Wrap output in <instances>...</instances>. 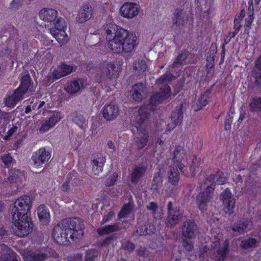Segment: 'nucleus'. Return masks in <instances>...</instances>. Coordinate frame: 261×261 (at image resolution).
<instances>
[{"label":"nucleus","instance_id":"obj_1","mask_svg":"<svg viewBox=\"0 0 261 261\" xmlns=\"http://www.w3.org/2000/svg\"><path fill=\"white\" fill-rule=\"evenodd\" d=\"M175 77L170 73H166L158 79L156 84L160 91L151 96L148 103L142 106L139 109L135 126L138 132L134 139L138 149H142L146 146L149 137L148 131L143 127V123L154 115L156 105L171 96V89L168 84Z\"/></svg>","mask_w":261,"mask_h":261},{"label":"nucleus","instance_id":"obj_2","mask_svg":"<svg viewBox=\"0 0 261 261\" xmlns=\"http://www.w3.org/2000/svg\"><path fill=\"white\" fill-rule=\"evenodd\" d=\"M108 48L113 53H130L137 46L135 33L110 22L103 25Z\"/></svg>","mask_w":261,"mask_h":261},{"label":"nucleus","instance_id":"obj_3","mask_svg":"<svg viewBox=\"0 0 261 261\" xmlns=\"http://www.w3.org/2000/svg\"><path fill=\"white\" fill-rule=\"evenodd\" d=\"M31 208V201L29 196L23 195L14 203V207L12 212L13 229L14 233L19 237L28 235L33 228V224L28 216Z\"/></svg>","mask_w":261,"mask_h":261},{"label":"nucleus","instance_id":"obj_4","mask_svg":"<svg viewBox=\"0 0 261 261\" xmlns=\"http://www.w3.org/2000/svg\"><path fill=\"white\" fill-rule=\"evenodd\" d=\"M84 224L79 219L74 218L63 220L55 226L52 231V237L59 244L66 245L69 239H79L83 235Z\"/></svg>","mask_w":261,"mask_h":261},{"label":"nucleus","instance_id":"obj_5","mask_svg":"<svg viewBox=\"0 0 261 261\" xmlns=\"http://www.w3.org/2000/svg\"><path fill=\"white\" fill-rule=\"evenodd\" d=\"M227 181V178L224 174L222 172H218L215 174L211 175L204 183L200 185L201 189H204V190L197 196L196 203L201 212L207 210L216 184L223 185Z\"/></svg>","mask_w":261,"mask_h":261},{"label":"nucleus","instance_id":"obj_6","mask_svg":"<svg viewBox=\"0 0 261 261\" xmlns=\"http://www.w3.org/2000/svg\"><path fill=\"white\" fill-rule=\"evenodd\" d=\"M220 236L215 238L213 241L212 248H207L205 246L199 257L201 261H205L208 256L211 258L217 260H223L228 251V242L227 239H220Z\"/></svg>","mask_w":261,"mask_h":261},{"label":"nucleus","instance_id":"obj_7","mask_svg":"<svg viewBox=\"0 0 261 261\" xmlns=\"http://www.w3.org/2000/svg\"><path fill=\"white\" fill-rule=\"evenodd\" d=\"M121 69L120 65L114 62H103L96 70V80L101 84H106L111 79L117 77Z\"/></svg>","mask_w":261,"mask_h":261},{"label":"nucleus","instance_id":"obj_8","mask_svg":"<svg viewBox=\"0 0 261 261\" xmlns=\"http://www.w3.org/2000/svg\"><path fill=\"white\" fill-rule=\"evenodd\" d=\"M32 86L30 76L26 74L21 78V84L11 95L8 96L5 100L7 107L13 108L20 100L24 98V95L28 92H32Z\"/></svg>","mask_w":261,"mask_h":261},{"label":"nucleus","instance_id":"obj_9","mask_svg":"<svg viewBox=\"0 0 261 261\" xmlns=\"http://www.w3.org/2000/svg\"><path fill=\"white\" fill-rule=\"evenodd\" d=\"M183 237L182 245L187 251H190L193 248L192 239L198 233L197 225L191 220L185 222L182 227Z\"/></svg>","mask_w":261,"mask_h":261},{"label":"nucleus","instance_id":"obj_10","mask_svg":"<svg viewBox=\"0 0 261 261\" xmlns=\"http://www.w3.org/2000/svg\"><path fill=\"white\" fill-rule=\"evenodd\" d=\"M248 4L250 5L248 9V12L245 13L244 11H242L240 15H236L234 20V31L232 32V37L235 36L238 33L241 27L240 19L242 18H245V23L244 27L245 28V33L246 34L249 33L250 26L253 21V1L250 0L248 2Z\"/></svg>","mask_w":261,"mask_h":261},{"label":"nucleus","instance_id":"obj_11","mask_svg":"<svg viewBox=\"0 0 261 261\" xmlns=\"http://www.w3.org/2000/svg\"><path fill=\"white\" fill-rule=\"evenodd\" d=\"M66 29V21L63 18H59L55 22V27L49 30V33L59 43L63 45L69 40L68 36L65 32Z\"/></svg>","mask_w":261,"mask_h":261},{"label":"nucleus","instance_id":"obj_12","mask_svg":"<svg viewBox=\"0 0 261 261\" xmlns=\"http://www.w3.org/2000/svg\"><path fill=\"white\" fill-rule=\"evenodd\" d=\"M63 118L60 112H54L48 118L39 120L38 130L41 134H44L53 129Z\"/></svg>","mask_w":261,"mask_h":261},{"label":"nucleus","instance_id":"obj_13","mask_svg":"<svg viewBox=\"0 0 261 261\" xmlns=\"http://www.w3.org/2000/svg\"><path fill=\"white\" fill-rule=\"evenodd\" d=\"M140 5L134 2H126L120 7L119 13L121 16L127 19L136 17L140 12Z\"/></svg>","mask_w":261,"mask_h":261},{"label":"nucleus","instance_id":"obj_14","mask_svg":"<svg viewBox=\"0 0 261 261\" xmlns=\"http://www.w3.org/2000/svg\"><path fill=\"white\" fill-rule=\"evenodd\" d=\"M220 199L222 202L225 212L229 214L233 213L236 201L229 189L227 188L222 192Z\"/></svg>","mask_w":261,"mask_h":261},{"label":"nucleus","instance_id":"obj_15","mask_svg":"<svg viewBox=\"0 0 261 261\" xmlns=\"http://www.w3.org/2000/svg\"><path fill=\"white\" fill-rule=\"evenodd\" d=\"M51 157V153L44 148H40L35 152L32 156L33 165L35 168L42 167L43 164L48 162Z\"/></svg>","mask_w":261,"mask_h":261},{"label":"nucleus","instance_id":"obj_16","mask_svg":"<svg viewBox=\"0 0 261 261\" xmlns=\"http://www.w3.org/2000/svg\"><path fill=\"white\" fill-rule=\"evenodd\" d=\"M73 69L72 66L65 64H62L55 69L51 75L49 74L47 75L46 83L47 84L52 83L54 79H58L66 76L72 72Z\"/></svg>","mask_w":261,"mask_h":261},{"label":"nucleus","instance_id":"obj_17","mask_svg":"<svg viewBox=\"0 0 261 261\" xmlns=\"http://www.w3.org/2000/svg\"><path fill=\"white\" fill-rule=\"evenodd\" d=\"M168 216L166 223L168 227H171L177 224L180 219L182 213L177 208H173L171 202H169L167 204Z\"/></svg>","mask_w":261,"mask_h":261},{"label":"nucleus","instance_id":"obj_18","mask_svg":"<svg viewBox=\"0 0 261 261\" xmlns=\"http://www.w3.org/2000/svg\"><path fill=\"white\" fill-rule=\"evenodd\" d=\"M186 156V153L184 148L182 146H178L175 149L174 151V166L184 174L187 175V173L185 172V166L181 163V161Z\"/></svg>","mask_w":261,"mask_h":261},{"label":"nucleus","instance_id":"obj_19","mask_svg":"<svg viewBox=\"0 0 261 261\" xmlns=\"http://www.w3.org/2000/svg\"><path fill=\"white\" fill-rule=\"evenodd\" d=\"M93 15V9L88 4L84 5L79 10L76 16L75 21L83 23L91 18Z\"/></svg>","mask_w":261,"mask_h":261},{"label":"nucleus","instance_id":"obj_20","mask_svg":"<svg viewBox=\"0 0 261 261\" xmlns=\"http://www.w3.org/2000/svg\"><path fill=\"white\" fill-rule=\"evenodd\" d=\"M147 94L146 86L142 84H137L134 85L130 91L132 98L135 101H141L146 97Z\"/></svg>","mask_w":261,"mask_h":261},{"label":"nucleus","instance_id":"obj_21","mask_svg":"<svg viewBox=\"0 0 261 261\" xmlns=\"http://www.w3.org/2000/svg\"><path fill=\"white\" fill-rule=\"evenodd\" d=\"M103 118L108 121H112L119 114V110L117 106L115 105H107L103 107L102 111Z\"/></svg>","mask_w":261,"mask_h":261},{"label":"nucleus","instance_id":"obj_22","mask_svg":"<svg viewBox=\"0 0 261 261\" xmlns=\"http://www.w3.org/2000/svg\"><path fill=\"white\" fill-rule=\"evenodd\" d=\"M186 162L189 165V172L185 169V172L187 173V176H193L195 175L197 170L201 164V159L195 156H189L186 158Z\"/></svg>","mask_w":261,"mask_h":261},{"label":"nucleus","instance_id":"obj_23","mask_svg":"<svg viewBox=\"0 0 261 261\" xmlns=\"http://www.w3.org/2000/svg\"><path fill=\"white\" fill-rule=\"evenodd\" d=\"M0 261H17L16 253L6 245L0 244Z\"/></svg>","mask_w":261,"mask_h":261},{"label":"nucleus","instance_id":"obj_24","mask_svg":"<svg viewBox=\"0 0 261 261\" xmlns=\"http://www.w3.org/2000/svg\"><path fill=\"white\" fill-rule=\"evenodd\" d=\"M39 16L44 21L52 22L57 18L58 12L54 9L44 8L40 11Z\"/></svg>","mask_w":261,"mask_h":261},{"label":"nucleus","instance_id":"obj_25","mask_svg":"<svg viewBox=\"0 0 261 261\" xmlns=\"http://www.w3.org/2000/svg\"><path fill=\"white\" fill-rule=\"evenodd\" d=\"M106 162V158L97 155L92 161V173L94 175H99L103 170V167Z\"/></svg>","mask_w":261,"mask_h":261},{"label":"nucleus","instance_id":"obj_26","mask_svg":"<svg viewBox=\"0 0 261 261\" xmlns=\"http://www.w3.org/2000/svg\"><path fill=\"white\" fill-rule=\"evenodd\" d=\"M191 21V17H189L182 10H176L175 13L174 22L177 26L180 28L181 27L186 25L189 22H190Z\"/></svg>","mask_w":261,"mask_h":261},{"label":"nucleus","instance_id":"obj_27","mask_svg":"<svg viewBox=\"0 0 261 261\" xmlns=\"http://www.w3.org/2000/svg\"><path fill=\"white\" fill-rule=\"evenodd\" d=\"M37 215L41 224L47 225L50 222V213L49 210L44 205H41L37 208Z\"/></svg>","mask_w":261,"mask_h":261},{"label":"nucleus","instance_id":"obj_28","mask_svg":"<svg viewBox=\"0 0 261 261\" xmlns=\"http://www.w3.org/2000/svg\"><path fill=\"white\" fill-rule=\"evenodd\" d=\"M22 255L24 261H43L46 257L44 253H35L29 250H24Z\"/></svg>","mask_w":261,"mask_h":261},{"label":"nucleus","instance_id":"obj_29","mask_svg":"<svg viewBox=\"0 0 261 261\" xmlns=\"http://www.w3.org/2000/svg\"><path fill=\"white\" fill-rule=\"evenodd\" d=\"M181 109V106H179L177 110L172 113L171 116L172 124L168 125V127L166 128V131L172 130L175 126L181 122L182 118Z\"/></svg>","mask_w":261,"mask_h":261},{"label":"nucleus","instance_id":"obj_30","mask_svg":"<svg viewBox=\"0 0 261 261\" xmlns=\"http://www.w3.org/2000/svg\"><path fill=\"white\" fill-rule=\"evenodd\" d=\"M147 210L150 212L154 219L160 220L163 217L162 208L159 207L157 203L151 202L146 206Z\"/></svg>","mask_w":261,"mask_h":261},{"label":"nucleus","instance_id":"obj_31","mask_svg":"<svg viewBox=\"0 0 261 261\" xmlns=\"http://www.w3.org/2000/svg\"><path fill=\"white\" fill-rule=\"evenodd\" d=\"M83 86V81L77 80L68 82L65 87V89L67 92L71 94L79 92Z\"/></svg>","mask_w":261,"mask_h":261},{"label":"nucleus","instance_id":"obj_32","mask_svg":"<svg viewBox=\"0 0 261 261\" xmlns=\"http://www.w3.org/2000/svg\"><path fill=\"white\" fill-rule=\"evenodd\" d=\"M168 181L172 185L176 186L178 182L179 177L177 170L174 167L170 166L168 172Z\"/></svg>","mask_w":261,"mask_h":261},{"label":"nucleus","instance_id":"obj_33","mask_svg":"<svg viewBox=\"0 0 261 261\" xmlns=\"http://www.w3.org/2000/svg\"><path fill=\"white\" fill-rule=\"evenodd\" d=\"M252 222L250 221L246 220L245 221H240L239 223H236L233 227L232 230L234 232L241 233L245 231V230L249 227L251 226Z\"/></svg>","mask_w":261,"mask_h":261},{"label":"nucleus","instance_id":"obj_34","mask_svg":"<svg viewBox=\"0 0 261 261\" xmlns=\"http://www.w3.org/2000/svg\"><path fill=\"white\" fill-rule=\"evenodd\" d=\"M133 67L135 73L140 75L145 71L147 66L144 61L138 59L134 62Z\"/></svg>","mask_w":261,"mask_h":261},{"label":"nucleus","instance_id":"obj_35","mask_svg":"<svg viewBox=\"0 0 261 261\" xmlns=\"http://www.w3.org/2000/svg\"><path fill=\"white\" fill-rule=\"evenodd\" d=\"M145 170V168L143 167H136L131 174V181L133 183L137 182L139 179L143 176Z\"/></svg>","mask_w":261,"mask_h":261},{"label":"nucleus","instance_id":"obj_36","mask_svg":"<svg viewBox=\"0 0 261 261\" xmlns=\"http://www.w3.org/2000/svg\"><path fill=\"white\" fill-rule=\"evenodd\" d=\"M188 56L187 52L182 53L173 62L172 67H178L179 65L189 63Z\"/></svg>","mask_w":261,"mask_h":261},{"label":"nucleus","instance_id":"obj_37","mask_svg":"<svg viewBox=\"0 0 261 261\" xmlns=\"http://www.w3.org/2000/svg\"><path fill=\"white\" fill-rule=\"evenodd\" d=\"M73 122L82 129H85L87 127V120L83 115L76 114L73 119Z\"/></svg>","mask_w":261,"mask_h":261},{"label":"nucleus","instance_id":"obj_38","mask_svg":"<svg viewBox=\"0 0 261 261\" xmlns=\"http://www.w3.org/2000/svg\"><path fill=\"white\" fill-rule=\"evenodd\" d=\"M118 229V227L117 225H109L105 227L98 228L97 231L100 235H105L115 231Z\"/></svg>","mask_w":261,"mask_h":261},{"label":"nucleus","instance_id":"obj_39","mask_svg":"<svg viewBox=\"0 0 261 261\" xmlns=\"http://www.w3.org/2000/svg\"><path fill=\"white\" fill-rule=\"evenodd\" d=\"M133 205L130 202L127 204H125L120 212L119 214L120 218H123L127 216L133 210Z\"/></svg>","mask_w":261,"mask_h":261},{"label":"nucleus","instance_id":"obj_40","mask_svg":"<svg viewBox=\"0 0 261 261\" xmlns=\"http://www.w3.org/2000/svg\"><path fill=\"white\" fill-rule=\"evenodd\" d=\"M256 240L253 238H249L243 241L241 243V246L245 249L253 248L255 246Z\"/></svg>","mask_w":261,"mask_h":261},{"label":"nucleus","instance_id":"obj_41","mask_svg":"<svg viewBox=\"0 0 261 261\" xmlns=\"http://www.w3.org/2000/svg\"><path fill=\"white\" fill-rule=\"evenodd\" d=\"M208 102V95L205 93L198 98L197 100V107L195 108V111L201 109L203 107L206 106Z\"/></svg>","mask_w":261,"mask_h":261},{"label":"nucleus","instance_id":"obj_42","mask_svg":"<svg viewBox=\"0 0 261 261\" xmlns=\"http://www.w3.org/2000/svg\"><path fill=\"white\" fill-rule=\"evenodd\" d=\"M255 67L258 71L254 73V76L256 82L260 83L261 82V55L256 61Z\"/></svg>","mask_w":261,"mask_h":261},{"label":"nucleus","instance_id":"obj_43","mask_svg":"<svg viewBox=\"0 0 261 261\" xmlns=\"http://www.w3.org/2000/svg\"><path fill=\"white\" fill-rule=\"evenodd\" d=\"M1 159L5 166L7 167L12 166L14 162V160L9 154L4 155L2 156Z\"/></svg>","mask_w":261,"mask_h":261},{"label":"nucleus","instance_id":"obj_44","mask_svg":"<svg viewBox=\"0 0 261 261\" xmlns=\"http://www.w3.org/2000/svg\"><path fill=\"white\" fill-rule=\"evenodd\" d=\"M98 253L95 250H89L87 251L85 256V261H93L98 256Z\"/></svg>","mask_w":261,"mask_h":261},{"label":"nucleus","instance_id":"obj_45","mask_svg":"<svg viewBox=\"0 0 261 261\" xmlns=\"http://www.w3.org/2000/svg\"><path fill=\"white\" fill-rule=\"evenodd\" d=\"M249 108L252 111L259 110V97H255L252 99Z\"/></svg>","mask_w":261,"mask_h":261},{"label":"nucleus","instance_id":"obj_46","mask_svg":"<svg viewBox=\"0 0 261 261\" xmlns=\"http://www.w3.org/2000/svg\"><path fill=\"white\" fill-rule=\"evenodd\" d=\"M117 175L116 173L113 174L106 180V185L107 186H111L113 185L117 179Z\"/></svg>","mask_w":261,"mask_h":261},{"label":"nucleus","instance_id":"obj_47","mask_svg":"<svg viewBox=\"0 0 261 261\" xmlns=\"http://www.w3.org/2000/svg\"><path fill=\"white\" fill-rule=\"evenodd\" d=\"M115 242V238L114 236H111L106 239L102 243V246H107L112 244L114 245Z\"/></svg>","mask_w":261,"mask_h":261},{"label":"nucleus","instance_id":"obj_48","mask_svg":"<svg viewBox=\"0 0 261 261\" xmlns=\"http://www.w3.org/2000/svg\"><path fill=\"white\" fill-rule=\"evenodd\" d=\"M155 231V228L153 225H149V227H145L144 229V231L143 232H141L140 233L142 234H151L154 233Z\"/></svg>","mask_w":261,"mask_h":261},{"label":"nucleus","instance_id":"obj_49","mask_svg":"<svg viewBox=\"0 0 261 261\" xmlns=\"http://www.w3.org/2000/svg\"><path fill=\"white\" fill-rule=\"evenodd\" d=\"M209 56L207 58V61L210 62H213L214 61V58L215 57V55L216 54V49H211V50L209 51Z\"/></svg>","mask_w":261,"mask_h":261},{"label":"nucleus","instance_id":"obj_50","mask_svg":"<svg viewBox=\"0 0 261 261\" xmlns=\"http://www.w3.org/2000/svg\"><path fill=\"white\" fill-rule=\"evenodd\" d=\"M70 180L69 179V178L68 179V180L67 181L64 182L62 186H61V189L64 192H67L70 189Z\"/></svg>","mask_w":261,"mask_h":261},{"label":"nucleus","instance_id":"obj_51","mask_svg":"<svg viewBox=\"0 0 261 261\" xmlns=\"http://www.w3.org/2000/svg\"><path fill=\"white\" fill-rule=\"evenodd\" d=\"M33 102L37 103V107L36 109H39L42 108L45 104V102L44 101H39L37 99L33 98L31 101V103H33Z\"/></svg>","mask_w":261,"mask_h":261},{"label":"nucleus","instance_id":"obj_52","mask_svg":"<svg viewBox=\"0 0 261 261\" xmlns=\"http://www.w3.org/2000/svg\"><path fill=\"white\" fill-rule=\"evenodd\" d=\"M37 107V103L33 102L32 105H28L25 108V112L26 113H30L32 110L36 109Z\"/></svg>","mask_w":261,"mask_h":261},{"label":"nucleus","instance_id":"obj_53","mask_svg":"<svg viewBox=\"0 0 261 261\" xmlns=\"http://www.w3.org/2000/svg\"><path fill=\"white\" fill-rule=\"evenodd\" d=\"M162 177L158 174H156L153 179V182L154 183V184L158 185L162 182Z\"/></svg>","mask_w":261,"mask_h":261},{"label":"nucleus","instance_id":"obj_54","mask_svg":"<svg viewBox=\"0 0 261 261\" xmlns=\"http://www.w3.org/2000/svg\"><path fill=\"white\" fill-rule=\"evenodd\" d=\"M233 181L239 186L242 182L243 180L240 175L236 174L233 177Z\"/></svg>","mask_w":261,"mask_h":261},{"label":"nucleus","instance_id":"obj_55","mask_svg":"<svg viewBox=\"0 0 261 261\" xmlns=\"http://www.w3.org/2000/svg\"><path fill=\"white\" fill-rule=\"evenodd\" d=\"M114 215V213L113 212H111L108 214V215L104 216L103 218V221L104 223L107 222L110 220Z\"/></svg>","mask_w":261,"mask_h":261},{"label":"nucleus","instance_id":"obj_56","mask_svg":"<svg viewBox=\"0 0 261 261\" xmlns=\"http://www.w3.org/2000/svg\"><path fill=\"white\" fill-rule=\"evenodd\" d=\"M124 248L126 250L130 252L133 251L135 248L134 245L131 242H128L127 245L124 246Z\"/></svg>","mask_w":261,"mask_h":261},{"label":"nucleus","instance_id":"obj_57","mask_svg":"<svg viewBox=\"0 0 261 261\" xmlns=\"http://www.w3.org/2000/svg\"><path fill=\"white\" fill-rule=\"evenodd\" d=\"M232 121V119L231 117H229L225 122V129H229L230 123Z\"/></svg>","mask_w":261,"mask_h":261},{"label":"nucleus","instance_id":"obj_58","mask_svg":"<svg viewBox=\"0 0 261 261\" xmlns=\"http://www.w3.org/2000/svg\"><path fill=\"white\" fill-rule=\"evenodd\" d=\"M145 227H146V226H142L141 227L138 228L136 230V232H135L136 234V235H146L147 234H142V233H140L141 232H142V231L143 232L144 231V229H145Z\"/></svg>","mask_w":261,"mask_h":261},{"label":"nucleus","instance_id":"obj_59","mask_svg":"<svg viewBox=\"0 0 261 261\" xmlns=\"http://www.w3.org/2000/svg\"><path fill=\"white\" fill-rule=\"evenodd\" d=\"M17 129V127L14 126L10 129L8 132V135L9 136H11L14 132H15Z\"/></svg>","mask_w":261,"mask_h":261},{"label":"nucleus","instance_id":"obj_60","mask_svg":"<svg viewBox=\"0 0 261 261\" xmlns=\"http://www.w3.org/2000/svg\"><path fill=\"white\" fill-rule=\"evenodd\" d=\"M21 1H22V0H13L11 3V4L15 6L16 5H20Z\"/></svg>","mask_w":261,"mask_h":261},{"label":"nucleus","instance_id":"obj_61","mask_svg":"<svg viewBox=\"0 0 261 261\" xmlns=\"http://www.w3.org/2000/svg\"><path fill=\"white\" fill-rule=\"evenodd\" d=\"M108 146L109 148L114 150L115 145L112 141H109L108 143Z\"/></svg>","mask_w":261,"mask_h":261},{"label":"nucleus","instance_id":"obj_62","mask_svg":"<svg viewBox=\"0 0 261 261\" xmlns=\"http://www.w3.org/2000/svg\"><path fill=\"white\" fill-rule=\"evenodd\" d=\"M8 180L10 183L14 182L16 180V177H14L12 175H11L8 178Z\"/></svg>","mask_w":261,"mask_h":261},{"label":"nucleus","instance_id":"obj_63","mask_svg":"<svg viewBox=\"0 0 261 261\" xmlns=\"http://www.w3.org/2000/svg\"><path fill=\"white\" fill-rule=\"evenodd\" d=\"M231 40V37H229L228 35L224 39V44H228Z\"/></svg>","mask_w":261,"mask_h":261},{"label":"nucleus","instance_id":"obj_64","mask_svg":"<svg viewBox=\"0 0 261 261\" xmlns=\"http://www.w3.org/2000/svg\"><path fill=\"white\" fill-rule=\"evenodd\" d=\"M244 114L241 113V114H240V117L239 118L238 121L239 122H241L244 119Z\"/></svg>","mask_w":261,"mask_h":261}]
</instances>
